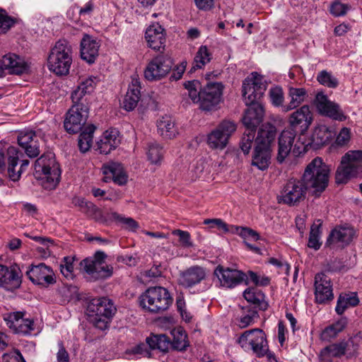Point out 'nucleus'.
<instances>
[{
	"mask_svg": "<svg viewBox=\"0 0 362 362\" xmlns=\"http://www.w3.org/2000/svg\"><path fill=\"white\" fill-rule=\"evenodd\" d=\"M243 310L245 314L240 317L238 322V326L240 328H245L252 325L255 320L259 317L257 310L252 308V305L243 308Z\"/></svg>",
	"mask_w": 362,
	"mask_h": 362,
	"instance_id": "43",
	"label": "nucleus"
},
{
	"mask_svg": "<svg viewBox=\"0 0 362 362\" xmlns=\"http://www.w3.org/2000/svg\"><path fill=\"white\" fill-rule=\"evenodd\" d=\"M172 334L173 336V339L170 342V346L174 350L177 351H184L189 346L188 341L187 340V334L185 332L181 329H173L172 332Z\"/></svg>",
	"mask_w": 362,
	"mask_h": 362,
	"instance_id": "41",
	"label": "nucleus"
},
{
	"mask_svg": "<svg viewBox=\"0 0 362 362\" xmlns=\"http://www.w3.org/2000/svg\"><path fill=\"white\" fill-rule=\"evenodd\" d=\"M173 301L169 291L162 286L149 287L139 297L141 307L151 313H161L167 310Z\"/></svg>",
	"mask_w": 362,
	"mask_h": 362,
	"instance_id": "5",
	"label": "nucleus"
},
{
	"mask_svg": "<svg viewBox=\"0 0 362 362\" xmlns=\"http://www.w3.org/2000/svg\"><path fill=\"white\" fill-rule=\"evenodd\" d=\"M23 148L28 157H37L40 153L38 138Z\"/></svg>",
	"mask_w": 362,
	"mask_h": 362,
	"instance_id": "56",
	"label": "nucleus"
},
{
	"mask_svg": "<svg viewBox=\"0 0 362 362\" xmlns=\"http://www.w3.org/2000/svg\"><path fill=\"white\" fill-rule=\"evenodd\" d=\"M332 136V133L325 125H320L315 128L310 142L308 145L310 147L317 149L325 145Z\"/></svg>",
	"mask_w": 362,
	"mask_h": 362,
	"instance_id": "33",
	"label": "nucleus"
},
{
	"mask_svg": "<svg viewBox=\"0 0 362 362\" xmlns=\"http://www.w3.org/2000/svg\"><path fill=\"white\" fill-rule=\"evenodd\" d=\"M103 181L105 182L112 180L119 185L127 183V175L124 171L123 167L118 163H110L103 166Z\"/></svg>",
	"mask_w": 362,
	"mask_h": 362,
	"instance_id": "30",
	"label": "nucleus"
},
{
	"mask_svg": "<svg viewBox=\"0 0 362 362\" xmlns=\"http://www.w3.org/2000/svg\"><path fill=\"white\" fill-rule=\"evenodd\" d=\"M269 95L272 103L275 106H281L283 109V106H285L284 103V93L281 88L276 87L269 90Z\"/></svg>",
	"mask_w": 362,
	"mask_h": 362,
	"instance_id": "53",
	"label": "nucleus"
},
{
	"mask_svg": "<svg viewBox=\"0 0 362 362\" xmlns=\"http://www.w3.org/2000/svg\"><path fill=\"white\" fill-rule=\"evenodd\" d=\"M73 204L75 206H78L83 213L86 214L88 216H92L93 214L99 211L98 209L94 204L90 202H88L83 198H74L73 199Z\"/></svg>",
	"mask_w": 362,
	"mask_h": 362,
	"instance_id": "47",
	"label": "nucleus"
},
{
	"mask_svg": "<svg viewBox=\"0 0 362 362\" xmlns=\"http://www.w3.org/2000/svg\"><path fill=\"white\" fill-rule=\"evenodd\" d=\"M341 342H345L349 344L347 346L346 351H349V354H354L358 349L359 344L361 342V339L358 336H354L351 337L347 341H341Z\"/></svg>",
	"mask_w": 362,
	"mask_h": 362,
	"instance_id": "60",
	"label": "nucleus"
},
{
	"mask_svg": "<svg viewBox=\"0 0 362 362\" xmlns=\"http://www.w3.org/2000/svg\"><path fill=\"white\" fill-rule=\"evenodd\" d=\"M117 133L115 129L106 131L104 133L103 138L97 144L100 153L108 154L112 150L116 148L119 144Z\"/></svg>",
	"mask_w": 362,
	"mask_h": 362,
	"instance_id": "34",
	"label": "nucleus"
},
{
	"mask_svg": "<svg viewBox=\"0 0 362 362\" xmlns=\"http://www.w3.org/2000/svg\"><path fill=\"white\" fill-rule=\"evenodd\" d=\"M245 300L252 303V308L259 310H266L268 308V303L265 300V295L257 288H248L244 293Z\"/></svg>",
	"mask_w": 362,
	"mask_h": 362,
	"instance_id": "31",
	"label": "nucleus"
},
{
	"mask_svg": "<svg viewBox=\"0 0 362 362\" xmlns=\"http://www.w3.org/2000/svg\"><path fill=\"white\" fill-rule=\"evenodd\" d=\"M288 96L290 98V102L286 106H283V111L286 112L299 107L308 95L304 88L289 87Z\"/></svg>",
	"mask_w": 362,
	"mask_h": 362,
	"instance_id": "35",
	"label": "nucleus"
},
{
	"mask_svg": "<svg viewBox=\"0 0 362 362\" xmlns=\"http://www.w3.org/2000/svg\"><path fill=\"white\" fill-rule=\"evenodd\" d=\"M276 134V127L269 123L263 124L259 129L252 152L251 165L258 170L264 171L271 164V144Z\"/></svg>",
	"mask_w": 362,
	"mask_h": 362,
	"instance_id": "2",
	"label": "nucleus"
},
{
	"mask_svg": "<svg viewBox=\"0 0 362 362\" xmlns=\"http://www.w3.org/2000/svg\"><path fill=\"white\" fill-rule=\"evenodd\" d=\"M238 343L245 351L252 350L257 357H272L265 333L259 328L244 332L238 339Z\"/></svg>",
	"mask_w": 362,
	"mask_h": 362,
	"instance_id": "9",
	"label": "nucleus"
},
{
	"mask_svg": "<svg viewBox=\"0 0 362 362\" xmlns=\"http://www.w3.org/2000/svg\"><path fill=\"white\" fill-rule=\"evenodd\" d=\"M106 257L107 255L104 252L97 251L93 257L86 258L81 262V269L94 280L110 277L113 267L104 264Z\"/></svg>",
	"mask_w": 362,
	"mask_h": 362,
	"instance_id": "10",
	"label": "nucleus"
},
{
	"mask_svg": "<svg viewBox=\"0 0 362 362\" xmlns=\"http://www.w3.org/2000/svg\"><path fill=\"white\" fill-rule=\"evenodd\" d=\"M172 233L175 235L179 236V240L184 247H191L192 243L190 240V234L187 231L182 230L180 229L174 230Z\"/></svg>",
	"mask_w": 362,
	"mask_h": 362,
	"instance_id": "55",
	"label": "nucleus"
},
{
	"mask_svg": "<svg viewBox=\"0 0 362 362\" xmlns=\"http://www.w3.org/2000/svg\"><path fill=\"white\" fill-rule=\"evenodd\" d=\"M355 236L356 232L352 226L347 224L337 226L329 234L325 245L344 248L352 242Z\"/></svg>",
	"mask_w": 362,
	"mask_h": 362,
	"instance_id": "17",
	"label": "nucleus"
},
{
	"mask_svg": "<svg viewBox=\"0 0 362 362\" xmlns=\"http://www.w3.org/2000/svg\"><path fill=\"white\" fill-rule=\"evenodd\" d=\"M112 301L107 298H93L87 305V315L94 326L101 330L108 327L109 323L116 313Z\"/></svg>",
	"mask_w": 362,
	"mask_h": 362,
	"instance_id": "7",
	"label": "nucleus"
},
{
	"mask_svg": "<svg viewBox=\"0 0 362 362\" xmlns=\"http://www.w3.org/2000/svg\"><path fill=\"white\" fill-rule=\"evenodd\" d=\"M236 130V125L231 121L222 122L217 128L208 136V144L213 148H224L229 137Z\"/></svg>",
	"mask_w": 362,
	"mask_h": 362,
	"instance_id": "18",
	"label": "nucleus"
},
{
	"mask_svg": "<svg viewBox=\"0 0 362 362\" xmlns=\"http://www.w3.org/2000/svg\"><path fill=\"white\" fill-rule=\"evenodd\" d=\"M165 30L159 24H153L148 28L145 37L148 46L155 50L164 48L165 43Z\"/></svg>",
	"mask_w": 362,
	"mask_h": 362,
	"instance_id": "29",
	"label": "nucleus"
},
{
	"mask_svg": "<svg viewBox=\"0 0 362 362\" xmlns=\"http://www.w3.org/2000/svg\"><path fill=\"white\" fill-rule=\"evenodd\" d=\"M221 285L227 288H233L244 281L247 276L245 273L230 268H224L218 265L214 271Z\"/></svg>",
	"mask_w": 362,
	"mask_h": 362,
	"instance_id": "25",
	"label": "nucleus"
},
{
	"mask_svg": "<svg viewBox=\"0 0 362 362\" xmlns=\"http://www.w3.org/2000/svg\"><path fill=\"white\" fill-rule=\"evenodd\" d=\"M315 295L316 302L318 303H327L334 298L331 279L324 273L315 275Z\"/></svg>",
	"mask_w": 362,
	"mask_h": 362,
	"instance_id": "22",
	"label": "nucleus"
},
{
	"mask_svg": "<svg viewBox=\"0 0 362 362\" xmlns=\"http://www.w3.org/2000/svg\"><path fill=\"white\" fill-rule=\"evenodd\" d=\"M306 186L303 180L291 179L284 186L277 197L278 203L295 206L305 199Z\"/></svg>",
	"mask_w": 362,
	"mask_h": 362,
	"instance_id": "11",
	"label": "nucleus"
},
{
	"mask_svg": "<svg viewBox=\"0 0 362 362\" xmlns=\"http://www.w3.org/2000/svg\"><path fill=\"white\" fill-rule=\"evenodd\" d=\"M6 159L8 163L7 173L8 177L13 182L18 181L23 172L28 166L29 160H21V165L18 166L19 152L13 146L9 147L6 150Z\"/></svg>",
	"mask_w": 362,
	"mask_h": 362,
	"instance_id": "21",
	"label": "nucleus"
},
{
	"mask_svg": "<svg viewBox=\"0 0 362 362\" xmlns=\"http://www.w3.org/2000/svg\"><path fill=\"white\" fill-rule=\"evenodd\" d=\"M314 105L318 113L321 115L341 122L346 119V116L340 105L330 100L323 92H318L316 94Z\"/></svg>",
	"mask_w": 362,
	"mask_h": 362,
	"instance_id": "14",
	"label": "nucleus"
},
{
	"mask_svg": "<svg viewBox=\"0 0 362 362\" xmlns=\"http://www.w3.org/2000/svg\"><path fill=\"white\" fill-rule=\"evenodd\" d=\"M223 86L221 83L209 82L199 91L198 101L200 108L204 111H211L220 103Z\"/></svg>",
	"mask_w": 362,
	"mask_h": 362,
	"instance_id": "13",
	"label": "nucleus"
},
{
	"mask_svg": "<svg viewBox=\"0 0 362 362\" xmlns=\"http://www.w3.org/2000/svg\"><path fill=\"white\" fill-rule=\"evenodd\" d=\"M95 129L96 127L93 124H88L80 134L78 145L81 152L86 153L90 148L93 143V134Z\"/></svg>",
	"mask_w": 362,
	"mask_h": 362,
	"instance_id": "38",
	"label": "nucleus"
},
{
	"mask_svg": "<svg viewBox=\"0 0 362 362\" xmlns=\"http://www.w3.org/2000/svg\"><path fill=\"white\" fill-rule=\"evenodd\" d=\"M173 65V62L170 57L158 55L148 64L144 70V76L150 81L160 80L169 73Z\"/></svg>",
	"mask_w": 362,
	"mask_h": 362,
	"instance_id": "15",
	"label": "nucleus"
},
{
	"mask_svg": "<svg viewBox=\"0 0 362 362\" xmlns=\"http://www.w3.org/2000/svg\"><path fill=\"white\" fill-rule=\"evenodd\" d=\"M97 82V78L95 76H90L80 82L77 88L71 93L72 102L83 103V98L86 94H90L93 91Z\"/></svg>",
	"mask_w": 362,
	"mask_h": 362,
	"instance_id": "32",
	"label": "nucleus"
},
{
	"mask_svg": "<svg viewBox=\"0 0 362 362\" xmlns=\"http://www.w3.org/2000/svg\"><path fill=\"white\" fill-rule=\"evenodd\" d=\"M205 278V269L199 266H193L180 273L178 284L189 288L199 284Z\"/></svg>",
	"mask_w": 362,
	"mask_h": 362,
	"instance_id": "26",
	"label": "nucleus"
},
{
	"mask_svg": "<svg viewBox=\"0 0 362 362\" xmlns=\"http://www.w3.org/2000/svg\"><path fill=\"white\" fill-rule=\"evenodd\" d=\"M127 354H139L144 356L150 357L151 352L148 349L146 344L141 343L130 350L127 351Z\"/></svg>",
	"mask_w": 362,
	"mask_h": 362,
	"instance_id": "58",
	"label": "nucleus"
},
{
	"mask_svg": "<svg viewBox=\"0 0 362 362\" xmlns=\"http://www.w3.org/2000/svg\"><path fill=\"white\" fill-rule=\"evenodd\" d=\"M15 23V19L9 16L6 10L0 8V33H6Z\"/></svg>",
	"mask_w": 362,
	"mask_h": 362,
	"instance_id": "50",
	"label": "nucleus"
},
{
	"mask_svg": "<svg viewBox=\"0 0 362 362\" xmlns=\"http://www.w3.org/2000/svg\"><path fill=\"white\" fill-rule=\"evenodd\" d=\"M25 313L18 311L8 314L4 317L6 325L15 333L29 334L34 330V321L30 319H23Z\"/></svg>",
	"mask_w": 362,
	"mask_h": 362,
	"instance_id": "23",
	"label": "nucleus"
},
{
	"mask_svg": "<svg viewBox=\"0 0 362 362\" xmlns=\"http://www.w3.org/2000/svg\"><path fill=\"white\" fill-rule=\"evenodd\" d=\"M313 121V113L308 105H303L292 112L288 117L291 127L289 131L296 134H304Z\"/></svg>",
	"mask_w": 362,
	"mask_h": 362,
	"instance_id": "16",
	"label": "nucleus"
},
{
	"mask_svg": "<svg viewBox=\"0 0 362 362\" xmlns=\"http://www.w3.org/2000/svg\"><path fill=\"white\" fill-rule=\"evenodd\" d=\"M237 231L245 240L250 238L253 240L259 239V235L254 230L246 227H238Z\"/></svg>",
	"mask_w": 362,
	"mask_h": 362,
	"instance_id": "54",
	"label": "nucleus"
},
{
	"mask_svg": "<svg viewBox=\"0 0 362 362\" xmlns=\"http://www.w3.org/2000/svg\"><path fill=\"white\" fill-rule=\"evenodd\" d=\"M59 349L57 354V362H69V356L62 341L59 342Z\"/></svg>",
	"mask_w": 362,
	"mask_h": 362,
	"instance_id": "64",
	"label": "nucleus"
},
{
	"mask_svg": "<svg viewBox=\"0 0 362 362\" xmlns=\"http://www.w3.org/2000/svg\"><path fill=\"white\" fill-rule=\"evenodd\" d=\"M317 81L322 86L329 88H337L339 81L330 72L326 70L320 71L317 76Z\"/></svg>",
	"mask_w": 362,
	"mask_h": 362,
	"instance_id": "45",
	"label": "nucleus"
},
{
	"mask_svg": "<svg viewBox=\"0 0 362 362\" xmlns=\"http://www.w3.org/2000/svg\"><path fill=\"white\" fill-rule=\"evenodd\" d=\"M26 275L33 284L45 287L56 282L52 269L45 263L31 264L26 272Z\"/></svg>",
	"mask_w": 362,
	"mask_h": 362,
	"instance_id": "19",
	"label": "nucleus"
},
{
	"mask_svg": "<svg viewBox=\"0 0 362 362\" xmlns=\"http://www.w3.org/2000/svg\"><path fill=\"white\" fill-rule=\"evenodd\" d=\"M338 332H337L332 325L327 327L321 334V339L323 341H330L331 339L335 338L338 335Z\"/></svg>",
	"mask_w": 362,
	"mask_h": 362,
	"instance_id": "63",
	"label": "nucleus"
},
{
	"mask_svg": "<svg viewBox=\"0 0 362 362\" xmlns=\"http://www.w3.org/2000/svg\"><path fill=\"white\" fill-rule=\"evenodd\" d=\"M362 175V151H349L341 158L335 175L337 184L346 183L351 178Z\"/></svg>",
	"mask_w": 362,
	"mask_h": 362,
	"instance_id": "8",
	"label": "nucleus"
},
{
	"mask_svg": "<svg viewBox=\"0 0 362 362\" xmlns=\"http://www.w3.org/2000/svg\"><path fill=\"white\" fill-rule=\"evenodd\" d=\"M146 341L151 349H158L163 352L168 351L170 340L165 334H152Z\"/></svg>",
	"mask_w": 362,
	"mask_h": 362,
	"instance_id": "40",
	"label": "nucleus"
},
{
	"mask_svg": "<svg viewBox=\"0 0 362 362\" xmlns=\"http://www.w3.org/2000/svg\"><path fill=\"white\" fill-rule=\"evenodd\" d=\"M351 139V132L349 128L344 127L341 129L339 134L337 136L336 144L338 146H343L346 145Z\"/></svg>",
	"mask_w": 362,
	"mask_h": 362,
	"instance_id": "57",
	"label": "nucleus"
},
{
	"mask_svg": "<svg viewBox=\"0 0 362 362\" xmlns=\"http://www.w3.org/2000/svg\"><path fill=\"white\" fill-rule=\"evenodd\" d=\"M157 127L158 132L165 139H172L177 133L174 122L168 116L163 117L158 122Z\"/></svg>",
	"mask_w": 362,
	"mask_h": 362,
	"instance_id": "39",
	"label": "nucleus"
},
{
	"mask_svg": "<svg viewBox=\"0 0 362 362\" xmlns=\"http://www.w3.org/2000/svg\"><path fill=\"white\" fill-rule=\"evenodd\" d=\"M137 83L136 81L129 86L122 101L123 107L127 111L134 110L140 100V87L137 85Z\"/></svg>",
	"mask_w": 362,
	"mask_h": 362,
	"instance_id": "37",
	"label": "nucleus"
},
{
	"mask_svg": "<svg viewBox=\"0 0 362 362\" xmlns=\"http://www.w3.org/2000/svg\"><path fill=\"white\" fill-rule=\"evenodd\" d=\"M37 139L35 132L32 130H26L21 132L18 136V143L19 146L24 148L29 144Z\"/></svg>",
	"mask_w": 362,
	"mask_h": 362,
	"instance_id": "52",
	"label": "nucleus"
},
{
	"mask_svg": "<svg viewBox=\"0 0 362 362\" xmlns=\"http://www.w3.org/2000/svg\"><path fill=\"white\" fill-rule=\"evenodd\" d=\"M348 344L347 343L340 341L327 346L320 351L321 360L326 362L329 361L331 357L344 356L346 352Z\"/></svg>",
	"mask_w": 362,
	"mask_h": 362,
	"instance_id": "36",
	"label": "nucleus"
},
{
	"mask_svg": "<svg viewBox=\"0 0 362 362\" xmlns=\"http://www.w3.org/2000/svg\"><path fill=\"white\" fill-rule=\"evenodd\" d=\"M4 70L8 71L10 74L21 75L28 71V65L18 55L8 53L0 60V72L2 73Z\"/></svg>",
	"mask_w": 362,
	"mask_h": 362,
	"instance_id": "24",
	"label": "nucleus"
},
{
	"mask_svg": "<svg viewBox=\"0 0 362 362\" xmlns=\"http://www.w3.org/2000/svg\"><path fill=\"white\" fill-rule=\"evenodd\" d=\"M100 45L93 37L84 35L81 41V57L89 64H93L99 54Z\"/></svg>",
	"mask_w": 362,
	"mask_h": 362,
	"instance_id": "28",
	"label": "nucleus"
},
{
	"mask_svg": "<svg viewBox=\"0 0 362 362\" xmlns=\"http://www.w3.org/2000/svg\"><path fill=\"white\" fill-rule=\"evenodd\" d=\"M330 12L335 16H343L346 13V8L343 4L334 2L331 5Z\"/></svg>",
	"mask_w": 362,
	"mask_h": 362,
	"instance_id": "62",
	"label": "nucleus"
},
{
	"mask_svg": "<svg viewBox=\"0 0 362 362\" xmlns=\"http://www.w3.org/2000/svg\"><path fill=\"white\" fill-rule=\"evenodd\" d=\"M329 168L322 159L316 157L306 166L302 176L303 183L315 197H320L329 184Z\"/></svg>",
	"mask_w": 362,
	"mask_h": 362,
	"instance_id": "3",
	"label": "nucleus"
},
{
	"mask_svg": "<svg viewBox=\"0 0 362 362\" xmlns=\"http://www.w3.org/2000/svg\"><path fill=\"white\" fill-rule=\"evenodd\" d=\"M320 228L321 223H313L310 228L308 246L315 250H318L322 245V242L320 241L321 234Z\"/></svg>",
	"mask_w": 362,
	"mask_h": 362,
	"instance_id": "42",
	"label": "nucleus"
},
{
	"mask_svg": "<svg viewBox=\"0 0 362 362\" xmlns=\"http://www.w3.org/2000/svg\"><path fill=\"white\" fill-rule=\"evenodd\" d=\"M74 105L66 113L64 127L69 134L79 132L86 123L88 117L89 107L83 103H73Z\"/></svg>",
	"mask_w": 362,
	"mask_h": 362,
	"instance_id": "12",
	"label": "nucleus"
},
{
	"mask_svg": "<svg viewBox=\"0 0 362 362\" xmlns=\"http://www.w3.org/2000/svg\"><path fill=\"white\" fill-rule=\"evenodd\" d=\"M23 274L20 267L14 264L8 267L0 264V288L13 290L20 288Z\"/></svg>",
	"mask_w": 362,
	"mask_h": 362,
	"instance_id": "20",
	"label": "nucleus"
},
{
	"mask_svg": "<svg viewBox=\"0 0 362 362\" xmlns=\"http://www.w3.org/2000/svg\"><path fill=\"white\" fill-rule=\"evenodd\" d=\"M72 64V49L65 40H59L52 48L47 59L49 71L58 76H65L69 72Z\"/></svg>",
	"mask_w": 362,
	"mask_h": 362,
	"instance_id": "6",
	"label": "nucleus"
},
{
	"mask_svg": "<svg viewBox=\"0 0 362 362\" xmlns=\"http://www.w3.org/2000/svg\"><path fill=\"white\" fill-rule=\"evenodd\" d=\"M163 154V148L158 144L156 142L149 143L147 156L151 163H158L162 159Z\"/></svg>",
	"mask_w": 362,
	"mask_h": 362,
	"instance_id": "46",
	"label": "nucleus"
},
{
	"mask_svg": "<svg viewBox=\"0 0 362 362\" xmlns=\"http://www.w3.org/2000/svg\"><path fill=\"white\" fill-rule=\"evenodd\" d=\"M111 218L121 224L122 227L124 229L136 231L139 228L138 222L134 219L130 217L122 216L117 212L111 213Z\"/></svg>",
	"mask_w": 362,
	"mask_h": 362,
	"instance_id": "44",
	"label": "nucleus"
},
{
	"mask_svg": "<svg viewBox=\"0 0 362 362\" xmlns=\"http://www.w3.org/2000/svg\"><path fill=\"white\" fill-rule=\"evenodd\" d=\"M211 60V54L206 46L199 47L194 57V64L198 68H202Z\"/></svg>",
	"mask_w": 362,
	"mask_h": 362,
	"instance_id": "49",
	"label": "nucleus"
},
{
	"mask_svg": "<svg viewBox=\"0 0 362 362\" xmlns=\"http://www.w3.org/2000/svg\"><path fill=\"white\" fill-rule=\"evenodd\" d=\"M267 84L262 76L253 72L243 82L242 92L247 108L243 117L247 131H255L263 120L264 108L259 103L267 90Z\"/></svg>",
	"mask_w": 362,
	"mask_h": 362,
	"instance_id": "1",
	"label": "nucleus"
},
{
	"mask_svg": "<svg viewBox=\"0 0 362 362\" xmlns=\"http://www.w3.org/2000/svg\"><path fill=\"white\" fill-rule=\"evenodd\" d=\"M204 224L211 225V227H216L224 232H228V228L227 224L220 218L205 219Z\"/></svg>",
	"mask_w": 362,
	"mask_h": 362,
	"instance_id": "59",
	"label": "nucleus"
},
{
	"mask_svg": "<svg viewBox=\"0 0 362 362\" xmlns=\"http://www.w3.org/2000/svg\"><path fill=\"white\" fill-rule=\"evenodd\" d=\"M74 257H64L63 259L64 263L60 265L61 272L66 279H73L74 277Z\"/></svg>",
	"mask_w": 362,
	"mask_h": 362,
	"instance_id": "51",
	"label": "nucleus"
},
{
	"mask_svg": "<svg viewBox=\"0 0 362 362\" xmlns=\"http://www.w3.org/2000/svg\"><path fill=\"white\" fill-rule=\"evenodd\" d=\"M295 138L296 134L292 131L284 130L281 133L279 137L276 156V160L279 163H284L291 152L295 153L294 149L291 151Z\"/></svg>",
	"mask_w": 362,
	"mask_h": 362,
	"instance_id": "27",
	"label": "nucleus"
},
{
	"mask_svg": "<svg viewBox=\"0 0 362 362\" xmlns=\"http://www.w3.org/2000/svg\"><path fill=\"white\" fill-rule=\"evenodd\" d=\"M187 62H182L179 66L176 67L175 69L173 70V73L170 77V81H177L180 79L182 76V74L186 69Z\"/></svg>",
	"mask_w": 362,
	"mask_h": 362,
	"instance_id": "61",
	"label": "nucleus"
},
{
	"mask_svg": "<svg viewBox=\"0 0 362 362\" xmlns=\"http://www.w3.org/2000/svg\"><path fill=\"white\" fill-rule=\"evenodd\" d=\"M33 175L45 189H54L58 185L61 170L52 153H44L35 162Z\"/></svg>",
	"mask_w": 362,
	"mask_h": 362,
	"instance_id": "4",
	"label": "nucleus"
},
{
	"mask_svg": "<svg viewBox=\"0 0 362 362\" xmlns=\"http://www.w3.org/2000/svg\"><path fill=\"white\" fill-rule=\"evenodd\" d=\"M255 132L247 131L243 134V136L240 142V148L245 154H248L251 149L252 145L254 142Z\"/></svg>",
	"mask_w": 362,
	"mask_h": 362,
	"instance_id": "48",
	"label": "nucleus"
}]
</instances>
